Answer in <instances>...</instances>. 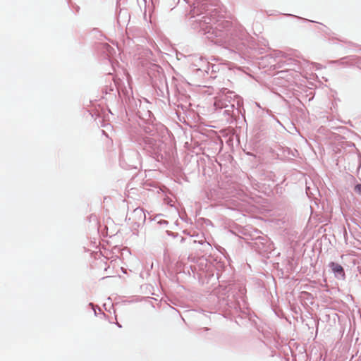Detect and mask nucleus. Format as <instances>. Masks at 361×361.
Masks as SVG:
<instances>
[{
	"mask_svg": "<svg viewBox=\"0 0 361 361\" xmlns=\"http://www.w3.org/2000/svg\"><path fill=\"white\" fill-rule=\"evenodd\" d=\"M329 267L334 273L342 275L343 276H345V272L341 265L335 262H331Z\"/></svg>",
	"mask_w": 361,
	"mask_h": 361,
	"instance_id": "1",
	"label": "nucleus"
},
{
	"mask_svg": "<svg viewBox=\"0 0 361 361\" xmlns=\"http://www.w3.org/2000/svg\"><path fill=\"white\" fill-rule=\"evenodd\" d=\"M355 190L357 192L361 195V184H358L355 186Z\"/></svg>",
	"mask_w": 361,
	"mask_h": 361,
	"instance_id": "2",
	"label": "nucleus"
}]
</instances>
